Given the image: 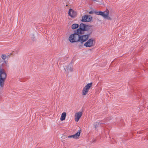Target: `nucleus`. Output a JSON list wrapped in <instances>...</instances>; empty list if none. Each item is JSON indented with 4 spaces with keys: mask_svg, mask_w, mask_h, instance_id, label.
Returning a JSON list of instances; mask_svg holds the SVG:
<instances>
[{
    "mask_svg": "<svg viewBox=\"0 0 148 148\" xmlns=\"http://www.w3.org/2000/svg\"><path fill=\"white\" fill-rule=\"evenodd\" d=\"M66 116V114L65 112H63L61 115L60 119L61 121H63L65 119Z\"/></svg>",
    "mask_w": 148,
    "mask_h": 148,
    "instance_id": "obj_14",
    "label": "nucleus"
},
{
    "mask_svg": "<svg viewBox=\"0 0 148 148\" xmlns=\"http://www.w3.org/2000/svg\"><path fill=\"white\" fill-rule=\"evenodd\" d=\"M79 33H77L76 31H75V33L71 34L69 37V41L72 43L76 42L79 41Z\"/></svg>",
    "mask_w": 148,
    "mask_h": 148,
    "instance_id": "obj_2",
    "label": "nucleus"
},
{
    "mask_svg": "<svg viewBox=\"0 0 148 148\" xmlns=\"http://www.w3.org/2000/svg\"><path fill=\"white\" fill-rule=\"evenodd\" d=\"M89 37V34H86L82 36H80L79 34V42H80L82 43L86 41Z\"/></svg>",
    "mask_w": 148,
    "mask_h": 148,
    "instance_id": "obj_5",
    "label": "nucleus"
},
{
    "mask_svg": "<svg viewBox=\"0 0 148 148\" xmlns=\"http://www.w3.org/2000/svg\"><path fill=\"white\" fill-rule=\"evenodd\" d=\"M94 39L93 38H91L86 42L84 44V45L86 47H90L94 46Z\"/></svg>",
    "mask_w": 148,
    "mask_h": 148,
    "instance_id": "obj_6",
    "label": "nucleus"
},
{
    "mask_svg": "<svg viewBox=\"0 0 148 148\" xmlns=\"http://www.w3.org/2000/svg\"><path fill=\"white\" fill-rule=\"evenodd\" d=\"M109 14L108 12L107 11H105L103 12L102 14L101 15L104 18H106L108 16Z\"/></svg>",
    "mask_w": 148,
    "mask_h": 148,
    "instance_id": "obj_13",
    "label": "nucleus"
},
{
    "mask_svg": "<svg viewBox=\"0 0 148 148\" xmlns=\"http://www.w3.org/2000/svg\"><path fill=\"white\" fill-rule=\"evenodd\" d=\"M68 14L71 17L73 18H75L76 15V12L71 9L69 10Z\"/></svg>",
    "mask_w": 148,
    "mask_h": 148,
    "instance_id": "obj_10",
    "label": "nucleus"
},
{
    "mask_svg": "<svg viewBox=\"0 0 148 148\" xmlns=\"http://www.w3.org/2000/svg\"><path fill=\"white\" fill-rule=\"evenodd\" d=\"M7 77V74L5 70L0 67V90L3 89L4 86L5 82Z\"/></svg>",
    "mask_w": 148,
    "mask_h": 148,
    "instance_id": "obj_1",
    "label": "nucleus"
},
{
    "mask_svg": "<svg viewBox=\"0 0 148 148\" xmlns=\"http://www.w3.org/2000/svg\"><path fill=\"white\" fill-rule=\"evenodd\" d=\"M103 12L101 11L97 12H95V13L97 15H100L101 16L103 13Z\"/></svg>",
    "mask_w": 148,
    "mask_h": 148,
    "instance_id": "obj_17",
    "label": "nucleus"
},
{
    "mask_svg": "<svg viewBox=\"0 0 148 148\" xmlns=\"http://www.w3.org/2000/svg\"><path fill=\"white\" fill-rule=\"evenodd\" d=\"M92 83H89L87 84L84 88L82 90V94L83 95H85L88 92L89 89L91 86Z\"/></svg>",
    "mask_w": 148,
    "mask_h": 148,
    "instance_id": "obj_7",
    "label": "nucleus"
},
{
    "mask_svg": "<svg viewBox=\"0 0 148 148\" xmlns=\"http://www.w3.org/2000/svg\"><path fill=\"white\" fill-rule=\"evenodd\" d=\"M103 12L101 11L97 12H95V13L97 15H100L101 16L103 13Z\"/></svg>",
    "mask_w": 148,
    "mask_h": 148,
    "instance_id": "obj_16",
    "label": "nucleus"
},
{
    "mask_svg": "<svg viewBox=\"0 0 148 148\" xmlns=\"http://www.w3.org/2000/svg\"><path fill=\"white\" fill-rule=\"evenodd\" d=\"M92 18L88 15H85L82 17V21L83 22H89L91 21Z\"/></svg>",
    "mask_w": 148,
    "mask_h": 148,
    "instance_id": "obj_8",
    "label": "nucleus"
},
{
    "mask_svg": "<svg viewBox=\"0 0 148 148\" xmlns=\"http://www.w3.org/2000/svg\"><path fill=\"white\" fill-rule=\"evenodd\" d=\"M3 63L5 64V65L6 66H9L8 63L7 62H6L5 61H4Z\"/></svg>",
    "mask_w": 148,
    "mask_h": 148,
    "instance_id": "obj_19",
    "label": "nucleus"
},
{
    "mask_svg": "<svg viewBox=\"0 0 148 148\" xmlns=\"http://www.w3.org/2000/svg\"><path fill=\"white\" fill-rule=\"evenodd\" d=\"M79 27V25L77 24L74 23L71 26V28L72 29H75Z\"/></svg>",
    "mask_w": 148,
    "mask_h": 148,
    "instance_id": "obj_15",
    "label": "nucleus"
},
{
    "mask_svg": "<svg viewBox=\"0 0 148 148\" xmlns=\"http://www.w3.org/2000/svg\"><path fill=\"white\" fill-rule=\"evenodd\" d=\"M73 65L71 63L68 66H65L64 69L66 72V73L68 76H70L69 73L72 72L73 71Z\"/></svg>",
    "mask_w": 148,
    "mask_h": 148,
    "instance_id": "obj_3",
    "label": "nucleus"
},
{
    "mask_svg": "<svg viewBox=\"0 0 148 148\" xmlns=\"http://www.w3.org/2000/svg\"><path fill=\"white\" fill-rule=\"evenodd\" d=\"M87 25L82 23H81L79 25V28L76 31L77 33H79L80 34H82L84 31H85Z\"/></svg>",
    "mask_w": 148,
    "mask_h": 148,
    "instance_id": "obj_4",
    "label": "nucleus"
},
{
    "mask_svg": "<svg viewBox=\"0 0 148 148\" xmlns=\"http://www.w3.org/2000/svg\"><path fill=\"white\" fill-rule=\"evenodd\" d=\"M82 115V112H81L79 111L76 112L75 115V121L76 122H77L81 118Z\"/></svg>",
    "mask_w": 148,
    "mask_h": 148,
    "instance_id": "obj_9",
    "label": "nucleus"
},
{
    "mask_svg": "<svg viewBox=\"0 0 148 148\" xmlns=\"http://www.w3.org/2000/svg\"><path fill=\"white\" fill-rule=\"evenodd\" d=\"M85 31H87L89 33L88 34H89V35L90 34H91L93 31L92 26L87 25L86 26V29H85Z\"/></svg>",
    "mask_w": 148,
    "mask_h": 148,
    "instance_id": "obj_11",
    "label": "nucleus"
},
{
    "mask_svg": "<svg viewBox=\"0 0 148 148\" xmlns=\"http://www.w3.org/2000/svg\"><path fill=\"white\" fill-rule=\"evenodd\" d=\"M89 13L90 14H91L92 13V12L91 11H90L89 12Z\"/></svg>",
    "mask_w": 148,
    "mask_h": 148,
    "instance_id": "obj_20",
    "label": "nucleus"
},
{
    "mask_svg": "<svg viewBox=\"0 0 148 148\" xmlns=\"http://www.w3.org/2000/svg\"><path fill=\"white\" fill-rule=\"evenodd\" d=\"M6 57V56L5 54H3L1 56V58L3 60H5Z\"/></svg>",
    "mask_w": 148,
    "mask_h": 148,
    "instance_id": "obj_18",
    "label": "nucleus"
},
{
    "mask_svg": "<svg viewBox=\"0 0 148 148\" xmlns=\"http://www.w3.org/2000/svg\"><path fill=\"white\" fill-rule=\"evenodd\" d=\"M80 132H77L75 134H74L73 135L69 136H68L69 138H73L75 139H77L78 138V137L79 136L80 134Z\"/></svg>",
    "mask_w": 148,
    "mask_h": 148,
    "instance_id": "obj_12",
    "label": "nucleus"
}]
</instances>
